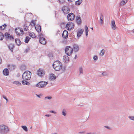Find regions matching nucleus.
Wrapping results in <instances>:
<instances>
[{
	"label": "nucleus",
	"instance_id": "1",
	"mask_svg": "<svg viewBox=\"0 0 134 134\" xmlns=\"http://www.w3.org/2000/svg\"><path fill=\"white\" fill-rule=\"evenodd\" d=\"M52 66L56 71H59L62 68V63L59 60H57L54 62L52 64Z\"/></svg>",
	"mask_w": 134,
	"mask_h": 134
},
{
	"label": "nucleus",
	"instance_id": "2",
	"mask_svg": "<svg viewBox=\"0 0 134 134\" xmlns=\"http://www.w3.org/2000/svg\"><path fill=\"white\" fill-rule=\"evenodd\" d=\"M31 73L30 71H25L22 75V79L25 80H29L31 77Z\"/></svg>",
	"mask_w": 134,
	"mask_h": 134
},
{
	"label": "nucleus",
	"instance_id": "3",
	"mask_svg": "<svg viewBox=\"0 0 134 134\" xmlns=\"http://www.w3.org/2000/svg\"><path fill=\"white\" fill-rule=\"evenodd\" d=\"M73 48L70 46H67L65 49V54L68 56H70L73 52Z\"/></svg>",
	"mask_w": 134,
	"mask_h": 134
},
{
	"label": "nucleus",
	"instance_id": "4",
	"mask_svg": "<svg viewBox=\"0 0 134 134\" xmlns=\"http://www.w3.org/2000/svg\"><path fill=\"white\" fill-rule=\"evenodd\" d=\"M4 37L6 41L9 40L10 41H14V37L12 35H10L9 32H6L4 34Z\"/></svg>",
	"mask_w": 134,
	"mask_h": 134
},
{
	"label": "nucleus",
	"instance_id": "5",
	"mask_svg": "<svg viewBox=\"0 0 134 134\" xmlns=\"http://www.w3.org/2000/svg\"><path fill=\"white\" fill-rule=\"evenodd\" d=\"M48 83V82H47L41 81L38 83L36 85V86L40 88H44Z\"/></svg>",
	"mask_w": 134,
	"mask_h": 134
},
{
	"label": "nucleus",
	"instance_id": "6",
	"mask_svg": "<svg viewBox=\"0 0 134 134\" xmlns=\"http://www.w3.org/2000/svg\"><path fill=\"white\" fill-rule=\"evenodd\" d=\"M1 133L2 134H4L7 133L8 130V128L4 125H2L0 126Z\"/></svg>",
	"mask_w": 134,
	"mask_h": 134
},
{
	"label": "nucleus",
	"instance_id": "7",
	"mask_svg": "<svg viewBox=\"0 0 134 134\" xmlns=\"http://www.w3.org/2000/svg\"><path fill=\"white\" fill-rule=\"evenodd\" d=\"M74 27V24L71 22H69L66 25L65 27L68 30H71L73 29Z\"/></svg>",
	"mask_w": 134,
	"mask_h": 134
},
{
	"label": "nucleus",
	"instance_id": "8",
	"mask_svg": "<svg viewBox=\"0 0 134 134\" xmlns=\"http://www.w3.org/2000/svg\"><path fill=\"white\" fill-rule=\"evenodd\" d=\"M75 15L72 13L69 14L67 16L68 21H71L73 20L75 18Z\"/></svg>",
	"mask_w": 134,
	"mask_h": 134
},
{
	"label": "nucleus",
	"instance_id": "9",
	"mask_svg": "<svg viewBox=\"0 0 134 134\" xmlns=\"http://www.w3.org/2000/svg\"><path fill=\"white\" fill-rule=\"evenodd\" d=\"M62 37L64 39H67L68 36V32L66 30H64L62 34Z\"/></svg>",
	"mask_w": 134,
	"mask_h": 134
},
{
	"label": "nucleus",
	"instance_id": "10",
	"mask_svg": "<svg viewBox=\"0 0 134 134\" xmlns=\"http://www.w3.org/2000/svg\"><path fill=\"white\" fill-rule=\"evenodd\" d=\"M37 75L40 77H42L44 75V71L39 69L37 71Z\"/></svg>",
	"mask_w": 134,
	"mask_h": 134
},
{
	"label": "nucleus",
	"instance_id": "11",
	"mask_svg": "<svg viewBox=\"0 0 134 134\" xmlns=\"http://www.w3.org/2000/svg\"><path fill=\"white\" fill-rule=\"evenodd\" d=\"M39 42L43 45L46 44L47 41L46 39L43 37H40L39 39Z\"/></svg>",
	"mask_w": 134,
	"mask_h": 134
},
{
	"label": "nucleus",
	"instance_id": "12",
	"mask_svg": "<svg viewBox=\"0 0 134 134\" xmlns=\"http://www.w3.org/2000/svg\"><path fill=\"white\" fill-rule=\"evenodd\" d=\"M73 50L74 49V51L75 52H77L79 50V47L78 45L76 44H74L73 45Z\"/></svg>",
	"mask_w": 134,
	"mask_h": 134
},
{
	"label": "nucleus",
	"instance_id": "13",
	"mask_svg": "<svg viewBox=\"0 0 134 134\" xmlns=\"http://www.w3.org/2000/svg\"><path fill=\"white\" fill-rule=\"evenodd\" d=\"M76 21L78 25L81 24L82 23L81 19L79 16H77L76 18Z\"/></svg>",
	"mask_w": 134,
	"mask_h": 134
},
{
	"label": "nucleus",
	"instance_id": "14",
	"mask_svg": "<svg viewBox=\"0 0 134 134\" xmlns=\"http://www.w3.org/2000/svg\"><path fill=\"white\" fill-rule=\"evenodd\" d=\"M3 75L5 76H8L9 74V71L7 68L4 69L3 71Z\"/></svg>",
	"mask_w": 134,
	"mask_h": 134
},
{
	"label": "nucleus",
	"instance_id": "15",
	"mask_svg": "<svg viewBox=\"0 0 134 134\" xmlns=\"http://www.w3.org/2000/svg\"><path fill=\"white\" fill-rule=\"evenodd\" d=\"M62 10L64 14H67L69 13L70 9L69 7H65L64 9H62Z\"/></svg>",
	"mask_w": 134,
	"mask_h": 134
},
{
	"label": "nucleus",
	"instance_id": "16",
	"mask_svg": "<svg viewBox=\"0 0 134 134\" xmlns=\"http://www.w3.org/2000/svg\"><path fill=\"white\" fill-rule=\"evenodd\" d=\"M84 31V30L83 29H81L79 30L77 33V36L78 38L80 37L83 34Z\"/></svg>",
	"mask_w": 134,
	"mask_h": 134
},
{
	"label": "nucleus",
	"instance_id": "17",
	"mask_svg": "<svg viewBox=\"0 0 134 134\" xmlns=\"http://www.w3.org/2000/svg\"><path fill=\"white\" fill-rule=\"evenodd\" d=\"M35 29L38 32H40L41 31V26L37 24L35 26Z\"/></svg>",
	"mask_w": 134,
	"mask_h": 134
},
{
	"label": "nucleus",
	"instance_id": "18",
	"mask_svg": "<svg viewBox=\"0 0 134 134\" xmlns=\"http://www.w3.org/2000/svg\"><path fill=\"white\" fill-rule=\"evenodd\" d=\"M15 47V46L14 44L10 43L8 46V47L9 49L12 52H13L14 48Z\"/></svg>",
	"mask_w": 134,
	"mask_h": 134
},
{
	"label": "nucleus",
	"instance_id": "19",
	"mask_svg": "<svg viewBox=\"0 0 134 134\" xmlns=\"http://www.w3.org/2000/svg\"><path fill=\"white\" fill-rule=\"evenodd\" d=\"M15 42L16 44L18 46H20L22 43L20 40L18 38H16L15 39Z\"/></svg>",
	"mask_w": 134,
	"mask_h": 134
},
{
	"label": "nucleus",
	"instance_id": "20",
	"mask_svg": "<svg viewBox=\"0 0 134 134\" xmlns=\"http://www.w3.org/2000/svg\"><path fill=\"white\" fill-rule=\"evenodd\" d=\"M111 27L112 28L113 30H115L116 27V25L115 23V21L114 20H113L111 22Z\"/></svg>",
	"mask_w": 134,
	"mask_h": 134
},
{
	"label": "nucleus",
	"instance_id": "21",
	"mask_svg": "<svg viewBox=\"0 0 134 134\" xmlns=\"http://www.w3.org/2000/svg\"><path fill=\"white\" fill-rule=\"evenodd\" d=\"M63 59L65 61V63H68L69 60V58L67 55H65L63 57Z\"/></svg>",
	"mask_w": 134,
	"mask_h": 134
},
{
	"label": "nucleus",
	"instance_id": "22",
	"mask_svg": "<svg viewBox=\"0 0 134 134\" xmlns=\"http://www.w3.org/2000/svg\"><path fill=\"white\" fill-rule=\"evenodd\" d=\"M27 80H23L21 81L22 84L23 85H27L29 86L30 85V83L27 81Z\"/></svg>",
	"mask_w": 134,
	"mask_h": 134
},
{
	"label": "nucleus",
	"instance_id": "23",
	"mask_svg": "<svg viewBox=\"0 0 134 134\" xmlns=\"http://www.w3.org/2000/svg\"><path fill=\"white\" fill-rule=\"evenodd\" d=\"M56 79L55 75L53 74H51L50 76V79L51 80H55Z\"/></svg>",
	"mask_w": 134,
	"mask_h": 134
},
{
	"label": "nucleus",
	"instance_id": "24",
	"mask_svg": "<svg viewBox=\"0 0 134 134\" xmlns=\"http://www.w3.org/2000/svg\"><path fill=\"white\" fill-rule=\"evenodd\" d=\"M29 36L33 38H35L36 37V36L34 32H29Z\"/></svg>",
	"mask_w": 134,
	"mask_h": 134
},
{
	"label": "nucleus",
	"instance_id": "25",
	"mask_svg": "<svg viewBox=\"0 0 134 134\" xmlns=\"http://www.w3.org/2000/svg\"><path fill=\"white\" fill-rule=\"evenodd\" d=\"M31 38L29 36H27L26 37L24 42L26 43H28Z\"/></svg>",
	"mask_w": 134,
	"mask_h": 134
},
{
	"label": "nucleus",
	"instance_id": "26",
	"mask_svg": "<svg viewBox=\"0 0 134 134\" xmlns=\"http://www.w3.org/2000/svg\"><path fill=\"white\" fill-rule=\"evenodd\" d=\"M82 0H78L75 2V4L77 5H80L82 2Z\"/></svg>",
	"mask_w": 134,
	"mask_h": 134
},
{
	"label": "nucleus",
	"instance_id": "27",
	"mask_svg": "<svg viewBox=\"0 0 134 134\" xmlns=\"http://www.w3.org/2000/svg\"><path fill=\"white\" fill-rule=\"evenodd\" d=\"M20 29V27H18L15 29V32L16 34L17 35L20 36V33L18 32L19 30L17 31V30H19V29Z\"/></svg>",
	"mask_w": 134,
	"mask_h": 134
},
{
	"label": "nucleus",
	"instance_id": "28",
	"mask_svg": "<svg viewBox=\"0 0 134 134\" xmlns=\"http://www.w3.org/2000/svg\"><path fill=\"white\" fill-rule=\"evenodd\" d=\"M13 83L15 84L18 86H21V83L18 81H15L13 82Z\"/></svg>",
	"mask_w": 134,
	"mask_h": 134
},
{
	"label": "nucleus",
	"instance_id": "29",
	"mask_svg": "<svg viewBox=\"0 0 134 134\" xmlns=\"http://www.w3.org/2000/svg\"><path fill=\"white\" fill-rule=\"evenodd\" d=\"M24 29V31H26L28 30L29 27L27 26L26 24H25L23 26Z\"/></svg>",
	"mask_w": 134,
	"mask_h": 134
},
{
	"label": "nucleus",
	"instance_id": "30",
	"mask_svg": "<svg viewBox=\"0 0 134 134\" xmlns=\"http://www.w3.org/2000/svg\"><path fill=\"white\" fill-rule=\"evenodd\" d=\"M4 35L0 31V40L2 41L3 40L4 37Z\"/></svg>",
	"mask_w": 134,
	"mask_h": 134
},
{
	"label": "nucleus",
	"instance_id": "31",
	"mask_svg": "<svg viewBox=\"0 0 134 134\" xmlns=\"http://www.w3.org/2000/svg\"><path fill=\"white\" fill-rule=\"evenodd\" d=\"M127 2L126 0H122V1L120 3V5H124Z\"/></svg>",
	"mask_w": 134,
	"mask_h": 134
},
{
	"label": "nucleus",
	"instance_id": "32",
	"mask_svg": "<svg viewBox=\"0 0 134 134\" xmlns=\"http://www.w3.org/2000/svg\"><path fill=\"white\" fill-rule=\"evenodd\" d=\"M6 26H7V25L5 24H4L2 26H0V29L2 30H4L5 29Z\"/></svg>",
	"mask_w": 134,
	"mask_h": 134
},
{
	"label": "nucleus",
	"instance_id": "33",
	"mask_svg": "<svg viewBox=\"0 0 134 134\" xmlns=\"http://www.w3.org/2000/svg\"><path fill=\"white\" fill-rule=\"evenodd\" d=\"M26 68V66L25 65H23L21 66L20 69L22 70H25Z\"/></svg>",
	"mask_w": 134,
	"mask_h": 134
},
{
	"label": "nucleus",
	"instance_id": "34",
	"mask_svg": "<svg viewBox=\"0 0 134 134\" xmlns=\"http://www.w3.org/2000/svg\"><path fill=\"white\" fill-rule=\"evenodd\" d=\"M21 127L23 129L25 130V131L27 132L28 131V129L27 127L25 126H22Z\"/></svg>",
	"mask_w": 134,
	"mask_h": 134
},
{
	"label": "nucleus",
	"instance_id": "35",
	"mask_svg": "<svg viewBox=\"0 0 134 134\" xmlns=\"http://www.w3.org/2000/svg\"><path fill=\"white\" fill-rule=\"evenodd\" d=\"M62 114L64 116H66V111L65 109H63L62 111Z\"/></svg>",
	"mask_w": 134,
	"mask_h": 134
},
{
	"label": "nucleus",
	"instance_id": "36",
	"mask_svg": "<svg viewBox=\"0 0 134 134\" xmlns=\"http://www.w3.org/2000/svg\"><path fill=\"white\" fill-rule=\"evenodd\" d=\"M105 50L104 49H102L101 51L100 54L101 56H103L104 54Z\"/></svg>",
	"mask_w": 134,
	"mask_h": 134
},
{
	"label": "nucleus",
	"instance_id": "37",
	"mask_svg": "<svg viewBox=\"0 0 134 134\" xmlns=\"http://www.w3.org/2000/svg\"><path fill=\"white\" fill-rule=\"evenodd\" d=\"M85 32H88L89 31L88 28L86 25H85Z\"/></svg>",
	"mask_w": 134,
	"mask_h": 134
},
{
	"label": "nucleus",
	"instance_id": "38",
	"mask_svg": "<svg viewBox=\"0 0 134 134\" xmlns=\"http://www.w3.org/2000/svg\"><path fill=\"white\" fill-rule=\"evenodd\" d=\"M19 29L20 30L19 31L21 32V34H22V35H23V34H24V32L23 31V29L22 28H20V29Z\"/></svg>",
	"mask_w": 134,
	"mask_h": 134
},
{
	"label": "nucleus",
	"instance_id": "39",
	"mask_svg": "<svg viewBox=\"0 0 134 134\" xmlns=\"http://www.w3.org/2000/svg\"><path fill=\"white\" fill-rule=\"evenodd\" d=\"M93 59L95 61L97 60L98 59V56L97 55H94L93 57Z\"/></svg>",
	"mask_w": 134,
	"mask_h": 134
},
{
	"label": "nucleus",
	"instance_id": "40",
	"mask_svg": "<svg viewBox=\"0 0 134 134\" xmlns=\"http://www.w3.org/2000/svg\"><path fill=\"white\" fill-rule=\"evenodd\" d=\"M65 23H62L61 24V27L62 28H64L65 27Z\"/></svg>",
	"mask_w": 134,
	"mask_h": 134
},
{
	"label": "nucleus",
	"instance_id": "41",
	"mask_svg": "<svg viewBox=\"0 0 134 134\" xmlns=\"http://www.w3.org/2000/svg\"><path fill=\"white\" fill-rule=\"evenodd\" d=\"M58 1L60 4H63L65 2V0H58Z\"/></svg>",
	"mask_w": 134,
	"mask_h": 134
},
{
	"label": "nucleus",
	"instance_id": "42",
	"mask_svg": "<svg viewBox=\"0 0 134 134\" xmlns=\"http://www.w3.org/2000/svg\"><path fill=\"white\" fill-rule=\"evenodd\" d=\"M52 98V97L50 96H47L45 97L44 99L46 100V99L50 100Z\"/></svg>",
	"mask_w": 134,
	"mask_h": 134
},
{
	"label": "nucleus",
	"instance_id": "43",
	"mask_svg": "<svg viewBox=\"0 0 134 134\" xmlns=\"http://www.w3.org/2000/svg\"><path fill=\"white\" fill-rule=\"evenodd\" d=\"M80 74L83 73V69L82 67H81L79 69Z\"/></svg>",
	"mask_w": 134,
	"mask_h": 134
},
{
	"label": "nucleus",
	"instance_id": "44",
	"mask_svg": "<svg viewBox=\"0 0 134 134\" xmlns=\"http://www.w3.org/2000/svg\"><path fill=\"white\" fill-rule=\"evenodd\" d=\"M36 20H35L34 21L33 20H32L31 21V23L33 24H34L33 26H35L36 25V23L35 22V21Z\"/></svg>",
	"mask_w": 134,
	"mask_h": 134
},
{
	"label": "nucleus",
	"instance_id": "45",
	"mask_svg": "<svg viewBox=\"0 0 134 134\" xmlns=\"http://www.w3.org/2000/svg\"><path fill=\"white\" fill-rule=\"evenodd\" d=\"M129 118L131 120L134 121V116H129Z\"/></svg>",
	"mask_w": 134,
	"mask_h": 134
},
{
	"label": "nucleus",
	"instance_id": "46",
	"mask_svg": "<svg viewBox=\"0 0 134 134\" xmlns=\"http://www.w3.org/2000/svg\"><path fill=\"white\" fill-rule=\"evenodd\" d=\"M100 25H102L103 23V19H100Z\"/></svg>",
	"mask_w": 134,
	"mask_h": 134
},
{
	"label": "nucleus",
	"instance_id": "47",
	"mask_svg": "<svg viewBox=\"0 0 134 134\" xmlns=\"http://www.w3.org/2000/svg\"><path fill=\"white\" fill-rule=\"evenodd\" d=\"M3 97L4 99L5 100L7 101V102H8V100L7 98L6 97V96L4 95H3L2 96Z\"/></svg>",
	"mask_w": 134,
	"mask_h": 134
},
{
	"label": "nucleus",
	"instance_id": "48",
	"mask_svg": "<svg viewBox=\"0 0 134 134\" xmlns=\"http://www.w3.org/2000/svg\"><path fill=\"white\" fill-rule=\"evenodd\" d=\"M30 50V48L28 47V48L27 49H26L25 50V52H26V53H27L28 52V51Z\"/></svg>",
	"mask_w": 134,
	"mask_h": 134
},
{
	"label": "nucleus",
	"instance_id": "49",
	"mask_svg": "<svg viewBox=\"0 0 134 134\" xmlns=\"http://www.w3.org/2000/svg\"><path fill=\"white\" fill-rule=\"evenodd\" d=\"M102 74L103 76H106L107 75V73L105 72H104L102 73Z\"/></svg>",
	"mask_w": 134,
	"mask_h": 134
},
{
	"label": "nucleus",
	"instance_id": "50",
	"mask_svg": "<svg viewBox=\"0 0 134 134\" xmlns=\"http://www.w3.org/2000/svg\"><path fill=\"white\" fill-rule=\"evenodd\" d=\"M100 19H103L104 16H103L102 13H100Z\"/></svg>",
	"mask_w": 134,
	"mask_h": 134
},
{
	"label": "nucleus",
	"instance_id": "51",
	"mask_svg": "<svg viewBox=\"0 0 134 134\" xmlns=\"http://www.w3.org/2000/svg\"><path fill=\"white\" fill-rule=\"evenodd\" d=\"M36 95L37 97L39 98H40L42 96V94H36Z\"/></svg>",
	"mask_w": 134,
	"mask_h": 134
},
{
	"label": "nucleus",
	"instance_id": "52",
	"mask_svg": "<svg viewBox=\"0 0 134 134\" xmlns=\"http://www.w3.org/2000/svg\"><path fill=\"white\" fill-rule=\"evenodd\" d=\"M50 112L51 113H53L54 114L56 113V112L54 110H51L50 111Z\"/></svg>",
	"mask_w": 134,
	"mask_h": 134
},
{
	"label": "nucleus",
	"instance_id": "53",
	"mask_svg": "<svg viewBox=\"0 0 134 134\" xmlns=\"http://www.w3.org/2000/svg\"><path fill=\"white\" fill-rule=\"evenodd\" d=\"M39 36L40 37H42V36H43V34H42V33H40L39 35Z\"/></svg>",
	"mask_w": 134,
	"mask_h": 134
},
{
	"label": "nucleus",
	"instance_id": "54",
	"mask_svg": "<svg viewBox=\"0 0 134 134\" xmlns=\"http://www.w3.org/2000/svg\"><path fill=\"white\" fill-rule=\"evenodd\" d=\"M105 127H106V128H107L108 129H109V130H110L111 129L108 126H105Z\"/></svg>",
	"mask_w": 134,
	"mask_h": 134
},
{
	"label": "nucleus",
	"instance_id": "55",
	"mask_svg": "<svg viewBox=\"0 0 134 134\" xmlns=\"http://www.w3.org/2000/svg\"><path fill=\"white\" fill-rule=\"evenodd\" d=\"M45 116H47V117H49L50 116H51V115H49V114H46L45 115Z\"/></svg>",
	"mask_w": 134,
	"mask_h": 134
},
{
	"label": "nucleus",
	"instance_id": "56",
	"mask_svg": "<svg viewBox=\"0 0 134 134\" xmlns=\"http://www.w3.org/2000/svg\"><path fill=\"white\" fill-rule=\"evenodd\" d=\"M68 1L71 2H72L74 1V0H68Z\"/></svg>",
	"mask_w": 134,
	"mask_h": 134
},
{
	"label": "nucleus",
	"instance_id": "57",
	"mask_svg": "<svg viewBox=\"0 0 134 134\" xmlns=\"http://www.w3.org/2000/svg\"><path fill=\"white\" fill-rule=\"evenodd\" d=\"M77 58V54H76L75 55V57H74V58L75 59H76Z\"/></svg>",
	"mask_w": 134,
	"mask_h": 134
},
{
	"label": "nucleus",
	"instance_id": "58",
	"mask_svg": "<svg viewBox=\"0 0 134 134\" xmlns=\"http://www.w3.org/2000/svg\"><path fill=\"white\" fill-rule=\"evenodd\" d=\"M85 32V34H86V36L87 37L88 36V32Z\"/></svg>",
	"mask_w": 134,
	"mask_h": 134
},
{
	"label": "nucleus",
	"instance_id": "59",
	"mask_svg": "<svg viewBox=\"0 0 134 134\" xmlns=\"http://www.w3.org/2000/svg\"><path fill=\"white\" fill-rule=\"evenodd\" d=\"M84 133V132H79V133Z\"/></svg>",
	"mask_w": 134,
	"mask_h": 134
},
{
	"label": "nucleus",
	"instance_id": "60",
	"mask_svg": "<svg viewBox=\"0 0 134 134\" xmlns=\"http://www.w3.org/2000/svg\"><path fill=\"white\" fill-rule=\"evenodd\" d=\"M2 60L1 58H0V64H1L2 62Z\"/></svg>",
	"mask_w": 134,
	"mask_h": 134
},
{
	"label": "nucleus",
	"instance_id": "61",
	"mask_svg": "<svg viewBox=\"0 0 134 134\" xmlns=\"http://www.w3.org/2000/svg\"><path fill=\"white\" fill-rule=\"evenodd\" d=\"M65 68H63V71H64L65 70Z\"/></svg>",
	"mask_w": 134,
	"mask_h": 134
},
{
	"label": "nucleus",
	"instance_id": "62",
	"mask_svg": "<svg viewBox=\"0 0 134 134\" xmlns=\"http://www.w3.org/2000/svg\"><path fill=\"white\" fill-rule=\"evenodd\" d=\"M91 29H92V30H93V27H91Z\"/></svg>",
	"mask_w": 134,
	"mask_h": 134
},
{
	"label": "nucleus",
	"instance_id": "63",
	"mask_svg": "<svg viewBox=\"0 0 134 134\" xmlns=\"http://www.w3.org/2000/svg\"><path fill=\"white\" fill-rule=\"evenodd\" d=\"M17 76L18 77H19V76H18V75H17Z\"/></svg>",
	"mask_w": 134,
	"mask_h": 134
},
{
	"label": "nucleus",
	"instance_id": "64",
	"mask_svg": "<svg viewBox=\"0 0 134 134\" xmlns=\"http://www.w3.org/2000/svg\"><path fill=\"white\" fill-rule=\"evenodd\" d=\"M60 32V31L59 30H58V32Z\"/></svg>",
	"mask_w": 134,
	"mask_h": 134
}]
</instances>
